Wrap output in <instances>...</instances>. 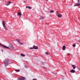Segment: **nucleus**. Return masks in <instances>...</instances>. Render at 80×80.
<instances>
[{
    "mask_svg": "<svg viewBox=\"0 0 80 80\" xmlns=\"http://www.w3.org/2000/svg\"><path fill=\"white\" fill-rule=\"evenodd\" d=\"M0 45H1L2 47H3L4 48H12V49H14V47L11 44H9L8 45V47H7L5 45L2 44L1 43H0Z\"/></svg>",
    "mask_w": 80,
    "mask_h": 80,
    "instance_id": "f257e3e1",
    "label": "nucleus"
},
{
    "mask_svg": "<svg viewBox=\"0 0 80 80\" xmlns=\"http://www.w3.org/2000/svg\"><path fill=\"white\" fill-rule=\"evenodd\" d=\"M9 62L10 61H9V60L8 59H5L4 61L5 66H7V65H8Z\"/></svg>",
    "mask_w": 80,
    "mask_h": 80,
    "instance_id": "f03ea898",
    "label": "nucleus"
},
{
    "mask_svg": "<svg viewBox=\"0 0 80 80\" xmlns=\"http://www.w3.org/2000/svg\"><path fill=\"white\" fill-rule=\"evenodd\" d=\"M5 21H4V20L2 21V25H3V27L4 28L5 30H8V28H6V26H5Z\"/></svg>",
    "mask_w": 80,
    "mask_h": 80,
    "instance_id": "7ed1b4c3",
    "label": "nucleus"
},
{
    "mask_svg": "<svg viewBox=\"0 0 80 80\" xmlns=\"http://www.w3.org/2000/svg\"><path fill=\"white\" fill-rule=\"evenodd\" d=\"M25 78L24 77H22L18 78V80H25Z\"/></svg>",
    "mask_w": 80,
    "mask_h": 80,
    "instance_id": "20e7f679",
    "label": "nucleus"
},
{
    "mask_svg": "<svg viewBox=\"0 0 80 80\" xmlns=\"http://www.w3.org/2000/svg\"><path fill=\"white\" fill-rule=\"evenodd\" d=\"M38 48L37 46H33V48L32 47L30 48V49H38Z\"/></svg>",
    "mask_w": 80,
    "mask_h": 80,
    "instance_id": "39448f33",
    "label": "nucleus"
},
{
    "mask_svg": "<svg viewBox=\"0 0 80 80\" xmlns=\"http://www.w3.org/2000/svg\"><path fill=\"white\" fill-rule=\"evenodd\" d=\"M80 5V3H76L74 5V7H76L77 6H79Z\"/></svg>",
    "mask_w": 80,
    "mask_h": 80,
    "instance_id": "423d86ee",
    "label": "nucleus"
},
{
    "mask_svg": "<svg viewBox=\"0 0 80 80\" xmlns=\"http://www.w3.org/2000/svg\"><path fill=\"white\" fill-rule=\"evenodd\" d=\"M11 3V2L9 1L8 2V3H6V5H7V6H8Z\"/></svg>",
    "mask_w": 80,
    "mask_h": 80,
    "instance_id": "0eeeda50",
    "label": "nucleus"
},
{
    "mask_svg": "<svg viewBox=\"0 0 80 80\" xmlns=\"http://www.w3.org/2000/svg\"><path fill=\"white\" fill-rule=\"evenodd\" d=\"M17 15L18 16H19V17H21L22 14H21V13L20 12H19L18 13Z\"/></svg>",
    "mask_w": 80,
    "mask_h": 80,
    "instance_id": "6e6552de",
    "label": "nucleus"
},
{
    "mask_svg": "<svg viewBox=\"0 0 80 80\" xmlns=\"http://www.w3.org/2000/svg\"><path fill=\"white\" fill-rule=\"evenodd\" d=\"M58 17L59 18H61L62 17V15H61V14H58L57 15Z\"/></svg>",
    "mask_w": 80,
    "mask_h": 80,
    "instance_id": "1a4fd4ad",
    "label": "nucleus"
},
{
    "mask_svg": "<svg viewBox=\"0 0 80 80\" xmlns=\"http://www.w3.org/2000/svg\"><path fill=\"white\" fill-rule=\"evenodd\" d=\"M26 8H28V9H32V7L30 6H26Z\"/></svg>",
    "mask_w": 80,
    "mask_h": 80,
    "instance_id": "9d476101",
    "label": "nucleus"
},
{
    "mask_svg": "<svg viewBox=\"0 0 80 80\" xmlns=\"http://www.w3.org/2000/svg\"><path fill=\"white\" fill-rule=\"evenodd\" d=\"M70 72H71V73H75V70L72 69L70 71Z\"/></svg>",
    "mask_w": 80,
    "mask_h": 80,
    "instance_id": "9b49d317",
    "label": "nucleus"
},
{
    "mask_svg": "<svg viewBox=\"0 0 80 80\" xmlns=\"http://www.w3.org/2000/svg\"><path fill=\"white\" fill-rule=\"evenodd\" d=\"M66 48H65V46H63L62 47V50H65V49Z\"/></svg>",
    "mask_w": 80,
    "mask_h": 80,
    "instance_id": "f8f14e48",
    "label": "nucleus"
},
{
    "mask_svg": "<svg viewBox=\"0 0 80 80\" xmlns=\"http://www.w3.org/2000/svg\"><path fill=\"white\" fill-rule=\"evenodd\" d=\"M72 67L73 69H75V68H76V67H75V65H72Z\"/></svg>",
    "mask_w": 80,
    "mask_h": 80,
    "instance_id": "ddd939ff",
    "label": "nucleus"
},
{
    "mask_svg": "<svg viewBox=\"0 0 80 80\" xmlns=\"http://www.w3.org/2000/svg\"><path fill=\"white\" fill-rule=\"evenodd\" d=\"M15 71L16 72H20V69H18V70H15Z\"/></svg>",
    "mask_w": 80,
    "mask_h": 80,
    "instance_id": "4468645a",
    "label": "nucleus"
},
{
    "mask_svg": "<svg viewBox=\"0 0 80 80\" xmlns=\"http://www.w3.org/2000/svg\"><path fill=\"white\" fill-rule=\"evenodd\" d=\"M21 56L22 57H25V55H24V54H22V53L21 54Z\"/></svg>",
    "mask_w": 80,
    "mask_h": 80,
    "instance_id": "2eb2a0df",
    "label": "nucleus"
},
{
    "mask_svg": "<svg viewBox=\"0 0 80 80\" xmlns=\"http://www.w3.org/2000/svg\"><path fill=\"white\" fill-rule=\"evenodd\" d=\"M40 18L41 19V20H42V19H44V17H40Z\"/></svg>",
    "mask_w": 80,
    "mask_h": 80,
    "instance_id": "dca6fc26",
    "label": "nucleus"
},
{
    "mask_svg": "<svg viewBox=\"0 0 80 80\" xmlns=\"http://www.w3.org/2000/svg\"><path fill=\"white\" fill-rule=\"evenodd\" d=\"M17 41L18 42V43H19L20 42V40L19 39H18L17 40Z\"/></svg>",
    "mask_w": 80,
    "mask_h": 80,
    "instance_id": "f3484780",
    "label": "nucleus"
},
{
    "mask_svg": "<svg viewBox=\"0 0 80 80\" xmlns=\"http://www.w3.org/2000/svg\"><path fill=\"white\" fill-rule=\"evenodd\" d=\"M50 13H53L54 12V11L53 10H51L50 11Z\"/></svg>",
    "mask_w": 80,
    "mask_h": 80,
    "instance_id": "a211bd4d",
    "label": "nucleus"
},
{
    "mask_svg": "<svg viewBox=\"0 0 80 80\" xmlns=\"http://www.w3.org/2000/svg\"><path fill=\"white\" fill-rule=\"evenodd\" d=\"M41 64H42V65H45V62H42L41 63Z\"/></svg>",
    "mask_w": 80,
    "mask_h": 80,
    "instance_id": "6ab92c4d",
    "label": "nucleus"
},
{
    "mask_svg": "<svg viewBox=\"0 0 80 80\" xmlns=\"http://www.w3.org/2000/svg\"><path fill=\"white\" fill-rule=\"evenodd\" d=\"M59 14V12L58 11H57V15Z\"/></svg>",
    "mask_w": 80,
    "mask_h": 80,
    "instance_id": "aec40b11",
    "label": "nucleus"
},
{
    "mask_svg": "<svg viewBox=\"0 0 80 80\" xmlns=\"http://www.w3.org/2000/svg\"><path fill=\"white\" fill-rule=\"evenodd\" d=\"M45 53L46 55H49V53L48 52H46Z\"/></svg>",
    "mask_w": 80,
    "mask_h": 80,
    "instance_id": "412c9836",
    "label": "nucleus"
},
{
    "mask_svg": "<svg viewBox=\"0 0 80 80\" xmlns=\"http://www.w3.org/2000/svg\"><path fill=\"white\" fill-rule=\"evenodd\" d=\"M72 46L73 47H75V46H76V45H75V44H73L72 45Z\"/></svg>",
    "mask_w": 80,
    "mask_h": 80,
    "instance_id": "4be33fe9",
    "label": "nucleus"
},
{
    "mask_svg": "<svg viewBox=\"0 0 80 80\" xmlns=\"http://www.w3.org/2000/svg\"><path fill=\"white\" fill-rule=\"evenodd\" d=\"M19 44H20V45H23V43H22V42H20V43H19Z\"/></svg>",
    "mask_w": 80,
    "mask_h": 80,
    "instance_id": "5701e85b",
    "label": "nucleus"
},
{
    "mask_svg": "<svg viewBox=\"0 0 80 80\" xmlns=\"http://www.w3.org/2000/svg\"><path fill=\"white\" fill-rule=\"evenodd\" d=\"M70 55V53H68V54L67 55Z\"/></svg>",
    "mask_w": 80,
    "mask_h": 80,
    "instance_id": "b1692460",
    "label": "nucleus"
},
{
    "mask_svg": "<svg viewBox=\"0 0 80 80\" xmlns=\"http://www.w3.org/2000/svg\"><path fill=\"white\" fill-rule=\"evenodd\" d=\"M78 2L79 3H80V2L79 1V0H78Z\"/></svg>",
    "mask_w": 80,
    "mask_h": 80,
    "instance_id": "393cba45",
    "label": "nucleus"
},
{
    "mask_svg": "<svg viewBox=\"0 0 80 80\" xmlns=\"http://www.w3.org/2000/svg\"><path fill=\"white\" fill-rule=\"evenodd\" d=\"M46 1H47V2H48V0H45Z\"/></svg>",
    "mask_w": 80,
    "mask_h": 80,
    "instance_id": "a878e982",
    "label": "nucleus"
},
{
    "mask_svg": "<svg viewBox=\"0 0 80 80\" xmlns=\"http://www.w3.org/2000/svg\"><path fill=\"white\" fill-rule=\"evenodd\" d=\"M24 3H25V1H24Z\"/></svg>",
    "mask_w": 80,
    "mask_h": 80,
    "instance_id": "bb28decb",
    "label": "nucleus"
},
{
    "mask_svg": "<svg viewBox=\"0 0 80 80\" xmlns=\"http://www.w3.org/2000/svg\"><path fill=\"white\" fill-rule=\"evenodd\" d=\"M2 52H3V50H2Z\"/></svg>",
    "mask_w": 80,
    "mask_h": 80,
    "instance_id": "cd10ccee",
    "label": "nucleus"
},
{
    "mask_svg": "<svg viewBox=\"0 0 80 80\" xmlns=\"http://www.w3.org/2000/svg\"><path fill=\"white\" fill-rule=\"evenodd\" d=\"M44 68H45V67H44Z\"/></svg>",
    "mask_w": 80,
    "mask_h": 80,
    "instance_id": "c85d7f7f",
    "label": "nucleus"
}]
</instances>
